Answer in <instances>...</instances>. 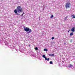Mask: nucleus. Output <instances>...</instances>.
Wrapping results in <instances>:
<instances>
[{
    "instance_id": "1",
    "label": "nucleus",
    "mask_w": 75,
    "mask_h": 75,
    "mask_svg": "<svg viewBox=\"0 0 75 75\" xmlns=\"http://www.w3.org/2000/svg\"><path fill=\"white\" fill-rule=\"evenodd\" d=\"M22 11H23V9H22V8H21L20 6H19L17 7L16 10L15 9L14 10V13L15 14H17V15H19V14H18L17 13H20L22 12Z\"/></svg>"
},
{
    "instance_id": "2",
    "label": "nucleus",
    "mask_w": 75,
    "mask_h": 75,
    "mask_svg": "<svg viewBox=\"0 0 75 75\" xmlns=\"http://www.w3.org/2000/svg\"><path fill=\"white\" fill-rule=\"evenodd\" d=\"M23 29L25 31H28L27 32L28 34H30V33H31V30L29 28H25V27H24L23 28Z\"/></svg>"
},
{
    "instance_id": "3",
    "label": "nucleus",
    "mask_w": 75,
    "mask_h": 75,
    "mask_svg": "<svg viewBox=\"0 0 75 75\" xmlns=\"http://www.w3.org/2000/svg\"><path fill=\"white\" fill-rule=\"evenodd\" d=\"M71 5V3H66L65 5L66 8H69L70 7V6Z\"/></svg>"
},
{
    "instance_id": "4",
    "label": "nucleus",
    "mask_w": 75,
    "mask_h": 75,
    "mask_svg": "<svg viewBox=\"0 0 75 75\" xmlns=\"http://www.w3.org/2000/svg\"><path fill=\"white\" fill-rule=\"evenodd\" d=\"M42 57H43V58H45V61L47 60L48 61L50 60V59L49 58H47V57H45V55H42Z\"/></svg>"
},
{
    "instance_id": "5",
    "label": "nucleus",
    "mask_w": 75,
    "mask_h": 75,
    "mask_svg": "<svg viewBox=\"0 0 75 75\" xmlns=\"http://www.w3.org/2000/svg\"><path fill=\"white\" fill-rule=\"evenodd\" d=\"M71 31H72V32H75V27H73L71 28Z\"/></svg>"
},
{
    "instance_id": "6",
    "label": "nucleus",
    "mask_w": 75,
    "mask_h": 75,
    "mask_svg": "<svg viewBox=\"0 0 75 75\" xmlns=\"http://www.w3.org/2000/svg\"><path fill=\"white\" fill-rule=\"evenodd\" d=\"M73 66V65L70 64L69 65V67H70V68H71V67H72V66Z\"/></svg>"
},
{
    "instance_id": "7",
    "label": "nucleus",
    "mask_w": 75,
    "mask_h": 75,
    "mask_svg": "<svg viewBox=\"0 0 75 75\" xmlns=\"http://www.w3.org/2000/svg\"><path fill=\"white\" fill-rule=\"evenodd\" d=\"M70 36H72V35H73V32H71L70 33Z\"/></svg>"
},
{
    "instance_id": "8",
    "label": "nucleus",
    "mask_w": 75,
    "mask_h": 75,
    "mask_svg": "<svg viewBox=\"0 0 75 75\" xmlns=\"http://www.w3.org/2000/svg\"><path fill=\"white\" fill-rule=\"evenodd\" d=\"M71 16H72V18H75V15H71Z\"/></svg>"
},
{
    "instance_id": "9",
    "label": "nucleus",
    "mask_w": 75,
    "mask_h": 75,
    "mask_svg": "<svg viewBox=\"0 0 75 75\" xmlns=\"http://www.w3.org/2000/svg\"><path fill=\"white\" fill-rule=\"evenodd\" d=\"M44 51H48V50L47 49H44Z\"/></svg>"
},
{
    "instance_id": "10",
    "label": "nucleus",
    "mask_w": 75,
    "mask_h": 75,
    "mask_svg": "<svg viewBox=\"0 0 75 75\" xmlns=\"http://www.w3.org/2000/svg\"><path fill=\"white\" fill-rule=\"evenodd\" d=\"M50 64H53V63H52V61H50Z\"/></svg>"
},
{
    "instance_id": "11",
    "label": "nucleus",
    "mask_w": 75,
    "mask_h": 75,
    "mask_svg": "<svg viewBox=\"0 0 75 75\" xmlns=\"http://www.w3.org/2000/svg\"><path fill=\"white\" fill-rule=\"evenodd\" d=\"M38 47H36L35 48V50H38Z\"/></svg>"
},
{
    "instance_id": "12",
    "label": "nucleus",
    "mask_w": 75,
    "mask_h": 75,
    "mask_svg": "<svg viewBox=\"0 0 75 75\" xmlns=\"http://www.w3.org/2000/svg\"><path fill=\"white\" fill-rule=\"evenodd\" d=\"M54 17V16H53V15H52L50 17V18H52Z\"/></svg>"
},
{
    "instance_id": "13",
    "label": "nucleus",
    "mask_w": 75,
    "mask_h": 75,
    "mask_svg": "<svg viewBox=\"0 0 75 75\" xmlns=\"http://www.w3.org/2000/svg\"><path fill=\"white\" fill-rule=\"evenodd\" d=\"M54 37H52V40H54Z\"/></svg>"
},
{
    "instance_id": "14",
    "label": "nucleus",
    "mask_w": 75,
    "mask_h": 75,
    "mask_svg": "<svg viewBox=\"0 0 75 75\" xmlns=\"http://www.w3.org/2000/svg\"><path fill=\"white\" fill-rule=\"evenodd\" d=\"M52 56H53V57H54V54H52Z\"/></svg>"
},
{
    "instance_id": "15",
    "label": "nucleus",
    "mask_w": 75,
    "mask_h": 75,
    "mask_svg": "<svg viewBox=\"0 0 75 75\" xmlns=\"http://www.w3.org/2000/svg\"><path fill=\"white\" fill-rule=\"evenodd\" d=\"M49 56H50V57H51V56H52V54H49Z\"/></svg>"
},
{
    "instance_id": "16",
    "label": "nucleus",
    "mask_w": 75,
    "mask_h": 75,
    "mask_svg": "<svg viewBox=\"0 0 75 75\" xmlns=\"http://www.w3.org/2000/svg\"><path fill=\"white\" fill-rule=\"evenodd\" d=\"M23 14H24V13H23V14H22V16H23Z\"/></svg>"
},
{
    "instance_id": "17",
    "label": "nucleus",
    "mask_w": 75,
    "mask_h": 75,
    "mask_svg": "<svg viewBox=\"0 0 75 75\" xmlns=\"http://www.w3.org/2000/svg\"><path fill=\"white\" fill-rule=\"evenodd\" d=\"M71 31V30L69 29V31Z\"/></svg>"
},
{
    "instance_id": "18",
    "label": "nucleus",
    "mask_w": 75,
    "mask_h": 75,
    "mask_svg": "<svg viewBox=\"0 0 75 75\" xmlns=\"http://www.w3.org/2000/svg\"><path fill=\"white\" fill-rule=\"evenodd\" d=\"M29 47H30V45H29Z\"/></svg>"
},
{
    "instance_id": "19",
    "label": "nucleus",
    "mask_w": 75,
    "mask_h": 75,
    "mask_svg": "<svg viewBox=\"0 0 75 75\" xmlns=\"http://www.w3.org/2000/svg\"><path fill=\"white\" fill-rule=\"evenodd\" d=\"M67 20V19H65V20Z\"/></svg>"
},
{
    "instance_id": "20",
    "label": "nucleus",
    "mask_w": 75,
    "mask_h": 75,
    "mask_svg": "<svg viewBox=\"0 0 75 75\" xmlns=\"http://www.w3.org/2000/svg\"><path fill=\"white\" fill-rule=\"evenodd\" d=\"M69 31H68V33H69Z\"/></svg>"
},
{
    "instance_id": "21",
    "label": "nucleus",
    "mask_w": 75,
    "mask_h": 75,
    "mask_svg": "<svg viewBox=\"0 0 75 75\" xmlns=\"http://www.w3.org/2000/svg\"><path fill=\"white\" fill-rule=\"evenodd\" d=\"M64 44H65V43H64Z\"/></svg>"
},
{
    "instance_id": "22",
    "label": "nucleus",
    "mask_w": 75,
    "mask_h": 75,
    "mask_svg": "<svg viewBox=\"0 0 75 75\" xmlns=\"http://www.w3.org/2000/svg\"><path fill=\"white\" fill-rule=\"evenodd\" d=\"M67 18V17L66 16V18Z\"/></svg>"
},
{
    "instance_id": "23",
    "label": "nucleus",
    "mask_w": 75,
    "mask_h": 75,
    "mask_svg": "<svg viewBox=\"0 0 75 75\" xmlns=\"http://www.w3.org/2000/svg\"><path fill=\"white\" fill-rule=\"evenodd\" d=\"M1 0L3 1V0Z\"/></svg>"
}]
</instances>
